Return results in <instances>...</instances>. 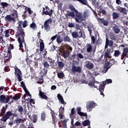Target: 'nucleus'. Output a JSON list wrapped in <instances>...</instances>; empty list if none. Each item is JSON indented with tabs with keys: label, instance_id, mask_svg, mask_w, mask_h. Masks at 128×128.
Wrapping results in <instances>:
<instances>
[{
	"label": "nucleus",
	"instance_id": "2",
	"mask_svg": "<svg viewBox=\"0 0 128 128\" xmlns=\"http://www.w3.org/2000/svg\"><path fill=\"white\" fill-rule=\"evenodd\" d=\"M6 110L4 106H3L1 110V112L0 114V116H2V118H1L0 120L3 122H6L7 120L10 118V116H12V119L13 120L14 118H17V114H13L12 111L8 110L6 114Z\"/></svg>",
	"mask_w": 128,
	"mask_h": 128
},
{
	"label": "nucleus",
	"instance_id": "64",
	"mask_svg": "<svg viewBox=\"0 0 128 128\" xmlns=\"http://www.w3.org/2000/svg\"><path fill=\"white\" fill-rule=\"evenodd\" d=\"M20 84H21L22 88L23 90H24L26 85L24 81H22V82H20Z\"/></svg>",
	"mask_w": 128,
	"mask_h": 128
},
{
	"label": "nucleus",
	"instance_id": "15",
	"mask_svg": "<svg viewBox=\"0 0 128 128\" xmlns=\"http://www.w3.org/2000/svg\"><path fill=\"white\" fill-rule=\"evenodd\" d=\"M76 110L78 111V114H79L80 116H88L86 112H81V110H82L81 107H78L76 108Z\"/></svg>",
	"mask_w": 128,
	"mask_h": 128
},
{
	"label": "nucleus",
	"instance_id": "55",
	"mask_svg": "<svg viewBox=\"0 0 128 128\" xmlns=\"http://www.w3.org/2000/svg\"><path fill=\"white\" fill-rule=\"evenodd\" d=\"M28 26V21L27 20H24V22H22V27L24 28H26Z\"/></svg>",
	"mask_w": 128,
	"mask_h": 128
},
{
	"label": "nucleus",
	"instance_id": "54",
	"mask_svg": "<svg viewBox=\"0 0 128 128\" xmlns=\"http://www.w3.org/2000/svg\"><path fill=\"white\" fill-rule=\"evenodd\" d=\"M24 92H25L26 94H27L28 96H30V97H31V94L30 93V92L26 88V86H25V88L24 90Z\"/></svg>",
	"mask_w": 128,
	"mask_h": 128
},
{
	"label": "nucleus",
	"instance_id": "41",
	"mask_svg": "<svg viewBox=\"0 0 128 128\" xmlns=\"http://www.w3.org/2000/svg\"><path fill=\"white\" fill-rule=\"evenodd\" d=\"M113 19L116 20V18H118L119 17V14L116 12H113L112 14Z\"/></svg>",
	"mask_w": 128,
	"mask_h": 128
},
{
	"label": "nucleus",
	"instance_id": "50",
	"mask_svg": "<svg viewBox=\"0 0 128 128\" xmlns=\"http://www.w3.org/2000/svg\"><path fill=\"white\" fill-rule=\"evenodd\" d=\"M94 80H94V81H90L89 86H94V88H97L96 86H94Z\"/></svg>",
	"mask_w": 128,
	"mask_h": 128
},
{
	"label": "nucleus",
	"instance_id": "46",
	"mask_svg": "<svg viewBox=\"0 0 128 128\" xmlns=\"http://www.w3.org/2000/svg\"><path fill=\"white\" fill-rule=\"evenodd\" d=\"M46 114L45 112H42L41 114V119L44 122L46 120Z\"/></svg>",
	"mask_w": 128,
	"mask_h": 128
},
{
	"label": "nucleus",
	"instance_id": "17",
	"mask_svg": "<svg viewBox=\"0 0 128 128\" xmlns=\"http://www.w3.org/2000/svg\"><path fill=\"white\" fill-rule=\"evenodd\" d=\"M86 67L89 70H92L94 67V65L90 61H87L86 62Z\"/></svg>",
	"mask_w": 128,
	"mask_h": 128
},
{
	"label": "nucleus",
	"instance_id": "20",
	"mask_svg": "<svg viewBox=\"0 0 128 128\" xmlns=\"http://www.w3.org/2000/svg\"><path fill=\"white\" fill-rule=\"evenodd\" d=\"M44 25L45 30H46V32H49V30H50V26L47 24L46 21L44 22Z\"/></svg>",
	"mask_w": 128,
	"mask_h": 128
},
{
	"label": "nucleus",
	"instance_id": "34",
	"mask_svg": "<svg viewBox=\"0 0 128 128\" xmlns=\"http://www.w3.org/2000/svg\"><path fill=\"white\" fill-rule=\"evenodd\" d=\"M56 42L58 43V44H60L63 42V40L62 38H61V36H60V35H58V36H56Z\"/></svg>",
	"mask_w": 128,
	"mask_h": 128
},
{
	"label": "nucleus",
	"instance_id": "35",
	"mask_svg": "<svg viewBox=\"0 0 128 128\" xmlns=\"http://www.w3.org/2000/svg\"><path fill=\"white\" fill-rule=\"evenodd\" d=\"M67 16H70L74 18V17H75V13L74 12H68L67 13Z\"/></svg>",
	"mask_w": 128,
	"mask_h": 128
},
{
	"label": "nucleus",
	"instance_id": "47",
	"mask_svg": "<svg viewBox=\"0 0 128 128\" xmlns=\"http://www.w3.org/2000/svg\"><path fill=\"white\" fill-rule=\"evenodd\" d=\"M4 33L5 34L4 36L6 38L10 37V30H6L4 31Z\"/></svg>",
	"mask_w": 128,
	"mask_h": 128
},
{
	"label": "nucleus",
	"instance_id": "37",
	"mask_svg": "<svg viewBox=\"0 0 128 128\" xmlns=\"http://www.w3.org/2000/svg\"><path fill=\"white\" fill-rule=\"evenodd\" d=\"M57 76L59 78H63L64 77V74L62 72H58L57 74Z\"/></svg>",
	"mask_w": 128,
	"mask_h": 128
},
{
	"label": "nucleus",
	"instance_id": "32",
	"mask_svg": "<svg viewBox=\"0 0 128 128\" xmlns=\"http://www.w3.org/2000/svg\"><path fill=\"white\" fill-rule=\"evenodd\" d=\"M110 38L112 40H116V36L114 34L110 33Z\"/></svg>",
	"mask_w": 128,
	"mask_h": 128
},
{
	"label": "nucleus",
	"instance_id": "44",
	"mask_svg": "<svg viewBox=\"0 0 128 128\" xmlns=\"http://www.w3.org/2000/svg\"><path fill=\"white\" fill-rule=\"evenodd\" d=\"M25 10H27L29 14H31L33 13V10H32L30 8H28V6H25Z\"/></svg>",
	"mask_w": 128,
	"mask_h": 128
},
{
	"label": "nucleus",
	"instance_id": "18",
	"mask_svg": "<svg viewBox=\"0 0 128 128\" xmlns=\"http://www.w3.org/2000/svg\"><path fill=\"white\" fill-rule=\"evenodd\" d=\"M12 58V52L10 51L9 48H8V52L7 55L5 56V59L7 60H10V58Z\"/></svg>",
	"mask_w": 128,
	"mask_h": 128
},
{
	"label": "nucleus",
	"instance_id": "11",
	"mask_svg": "<svg viewBox=\"0 0 128 128\" xmlns=\"http://www.w3.org/2000/svg\"><path fill=\"white\" fill-rule=\"evenodd\" d=\"M38 96L42 98V100H46L48 101V100H50L49 98L48 97V96H46V94H45L44 93V92H42V90H39V94H38Z\"/></svg>",
	"mask_w": 128,
	"mask_h": 128
},
{
	"label": "nucleus",
	"instance_id": "63",
	"mask_svg": "<svg viewBox=\"0 0 128 128\" xmlns=\"http://www.w3.org/2000/svg\"><path fill=\"white\" fill-rule=\"evenodd\" d=\"M76 57L80 58V59H82V58H84V56L82 54L79 53L77 54Z\"/></svg>",
	"mask_w": 128,
	"mask_h": 128
},
{
	"label": "nucleus",
	"instance_id": "39",
	"mask_svg": "<svg viewBox=\"0 0 128 128\" xmlns=\"http://www.w3.org/2000/svg\"><path fill=\"white\" fill-rule=\"evenodd\" d=\"M72 36L74 38H78V32H74L72 33Z\"/></svg>",
	"mask_w": 128,
	"mask_h": 128
},
{
	"label": "nucleus",
	"instance_id": "49",
	"mask_svg": "<svg viewBox=\"0 0 128 128\" xmlns=\"http://www.w3.org/2000/svg\"><path fill=\"white\" fill-rule=\"evenodd\" d=\"M70 54V52H69V51H67L66 52H64V54H63V57L64 58H68V56H69Z\"/></svg>",
	"mask_w": 128,
	"mask_h": 128
},
{
	"label": "nucleus",
	"instance_id": "3",
	"mask_svg": "<svg viewBox=\"0 0 128 128\" xmlns=\"http://www.w3.org/2000/svg\"><path fill=\"white\" fill-rule=\"evenodd\" d=\"M82 72V69L80 66L78 67L72 64V68L70 69V73L72 74H76V73H80Z\"/></svg>",
	"mask_w": 128,
	"mask_h": 128
},
{
	"label": "nucleus",
	"instance_id": "40",
	"mask_svg": "<svg viewBox=\"0 0 128 128\" xmlns=\"http://www.w3.org/2000/svg\"><path fill=\"white\" fill-rule=\"evenodd\" d=\"M15 122L16 124H20V123H22V124L24 123V120L21 118H20L19 119H16L15 120Z\"/></svg>",
	"mask_w": 128,
	"mask_h": 128
},
{
	"label": "nucleus",
	"instance_id": "6",
	"mask_svg": "<svg viewBox=\"0 0 128 128\" xmlns=\"http://www.w3.org/2000/svg\"><path fill=\"white\" fill-rule=\"evenodd\" d=\"M96 102L94 101H90L86 104V108L88 112H90L96 107Z\"/></svg>",
	"mask_w": 128,
	"mask_h": 128
},
{
	"label": "nucleus",
	"instance_id": "52",
	"mask_svg": "<svg viewBox=\"0 0 128 128\" xmlns=\"http://www.w3.org/2000/svg\"><path fill=\"white\" fill-rule=\"evenodd\" d=\"M76 56V54H73V55L70 56L68 59L70 60H74Z\"/></svg>",
	"mask_w": 128,
	"mask_h": 128
},
{
	"label": "nucleus",
	"instance_id": "28",
	"mask_svg": "<svg viewBox=\"0 0 128 128\" xmlns=\"http://www.w3.org/2000/svg\"><path fill=\"white\" fill-rule=\"evenodd\" d=\"M74 2L78 1L80 3L82 4L86 5L88 4V1L86 0H73Z\"/></svg>",
	"mask_w": 128,
	"mask_h": 128
},
{
	"label": "nucleus",
	"instance_id": "38",
	"mask_svg": "<svg viewBox=\"0 0 128 128\" xmlns=\"http://www.w3.org/2000/svg\"><path fill=\"white\" fill-rule=\"evenodd\" d=\"M0 5L2 6V8H6L8 6L9 4L6 2H2L0 3Z\"/></svg>",
	"mask_w": 128,
	"mask_h": 128
},
{
	"label": "nucleus",
	"instance_id": "9",
	"mask_svg": "<svg viewBox=\"0 0 128 128\" xmlns=\"http://www.w3.org/2000/svg\"><path fill=\"white\" fill-rule=\"evenodd\" d=\"M4 20L7 22H13V24L16 22L15 17H12V14H7L5 16Z\"/></svg>",
	"mask_w": 128,
	"mask_h": 128
},
{
	"label": "nucleus",
	"instance_id": "45",
	"mask_svg": "<svg viewBox=\"0 0 128 128\" xmlns=\"http://www.w3.org/2000/svg\"><path fill=\"white\" fill-rule=\"evenodd\" d=\"M68 122V120L66 119H65L63 120L62 122V126H63V128H67L66 127V123Z\"/></svg>",
	"mask_w": 128,
	"mask_h": 128
},
{
	"label": "nucleus",
	"instance_id": "59",
	"mask_svg": "<svg viewBox=\"0 0 128 128\" xmlns=\"http://www.w3.org/2000/svg\"><path fill=\"white\" fill-rule=\"evenodd\" d=\"M46 22L48 25H50V24H52V20L51 18H48V20H46Z\"/></svg>",
	"mask_w": 128,
	"mask_h": 128
},
{
	"label": "nucleus",
	"instance_id": "29",
	"mask_svg": "<svg viewBox=\"0 0 128 128\" xmlns=\"http://www.w3.org/2000/svg\"><path fill=\"white\" fill-rule=\"evenodd\" d=\"M30 26L34 30H36L38 28L36 23L34 22L31 23V24H30Z\"/></svg>",
	"mask_w": 128,
	"mask_h": 128
},
{
	"label": "nucleus",
	"instance_id": "10",
	"mask_svg": "<svg viewBox=\"0 0 128 128\" xmlns=\"http://www.w3.org/2000/svg\"><path fill=\"white\" fill-rule=\"evenodd\" d=\"M97 20L100 24H103L104 26H108L109 24L108 20H104V18H99V17L97 18Z\"/></svg>",
	"mask_w": 128,
	"mask_h": 128
},
{
	"label": "nucleus",
	"instance_id": "30",
	"mask_svg": "<svg viewBox=\"0 0 128 128\" xmlns=\"http://www.w3.org/2000/svg\"><path fill=\"white\" fill-rule=\"evenodd\" d=\"M114 32L116 34H119L120 32V30L117 26H113Z\"/></svg>",
	"mask_w": 128,
	"mask_h": 128
},
{
	"label": "nucleus",
	"instance_id": "58",
	"mask_svg": "<svg viewBox=\"0 0 128 128\" xmlns=\"http://www.w3.org/2000/svg\"><path fill=\"white\" fill-rule=\"evenodd\" d=\"M50 113H51V115L52 116V120H53L54 118L56 116V113L54 112V110H51Z\"/></svg>",
	"mask_w": 128,
	"mask_h": 128
},
{
	"label": "nucleus",
	"instance_id": "4",
	"mask_svg": "<svg viewBox=\"0 0 128 128\" xmlns=\"http://www.w3.org/2000/svg\"><path fill=\"white\" fill-rule=\"evenodd\" d=\"M14 70L15 76H18V81H19V82H21V81L22 80V74L21 70L18 67H15Z\"/></svg>",
	"mask_w": 128,
	"mask_h": 128
},
{
	"label": "nucleus",
	"instance_id": "1",
	"mask_svg": "<svg viewBox=\"0 0 128 128\" xmlns=\"http://www.w3.org/2000/svg\"><path fill=\"white\" fill-rule=\"evenodd\" d=\"M16 37L18 38V42L19 43L20 48L23 47L22 43L25 44V50H27L26 44L25 42L24 37L26 36L24 32V29H20L16 28Z\"/></svg>",
	"mask_w": 128,
	"mask_h": 128
},
{
	"label": "nucleus",
	"instance_id": "60",
	"mask_svg": "<svg viewBox=\"0 0 128 128\" xmlns=\"http://www.w3.org/2000/svg\"><path fill=\"white\" fill-rule=\"evenodd\" d=\"M26 62H27V64L29 65V66H30V64L31 62H32V60H30L29 59L28 57H26Z\"/></svg>",
	"mask_w": 128,
	"mask_h": 128
},
{
	"label": "nucleus",
	"instance_id": "27",
	"mask_svg": "<svg viewBox=\"0 0 128 128\" xmlns=\"http://www.w3.org/2000/svg\"><path fill=\"white\" fill-rule=\"evenodd\" d=\"M48 62H49V63L50 64V66H54V60H52V58H50V57H48Z\"/></svg>",
	"mask_w": 128,
	"mask_h": 128
},
{
	"label": "nucleus",
	"instance_id": "61",
	"mask_svg": "<svg viewBox=\"0 0 128 128\" xmlns=\"http://www.w3.org/2000/svg\"><path fill=\"white\" fill-rule=\"evenodd\" d=\"M102 42V38H98V40H97L96 44H101Z\"/></svg>",
	"mask_w": 128,
	"mask_h": 128
},
{
	"label": "nucleus",
	"instance_id": "16",
	"mask_svg": "<svg viewBox=\"0 0 128 128\" xmlns=\"http://www.w3.org/2000/svg\"><path fill=\"white\" fill-rule=\"evenodd\" d=\"M57 97L58 98V100L60 102L61 104H63L64 105H66V102H64V99L62 96L60 94H58L57 95Z\"/></svg>",
	"mask_w": 128,
	"mask_h": 128
},
{
	"label": "nucleus",
	"instance_id": "43",
	"mask_svg": "<svg viewBox=\"0 0 128 128\" xmlns=\"http://www.w3.org/2000/svg\"><path fill=\"white\" fill-rule=\"evenodd\" d=\"M22 25H23V22L22 21H18V26H17V28L23 29L22 27Z\"/></svg>",
	"mask_w": 128,
	"mask_h": 128
},
{
	"label": "nucleus",
	"instance_id": "21",
	"mask_svg": "<svg viewBox=\"0 0 128 128\" xmlns=\"http://www.w3.org/2000/svg\"><path fill=\"white\" fill-rule=\"evenodd\" d=\"M22 94H16L15 95H14V97L12 98L14 100V101H16L17 100H18L20 98Z\"/></svg>",
	"mask_w": 128,
	"mask_h": 128
},
{
	"label": "nucleus",
	"instance_id": "42",
	"mask_svg": "<svg viewBox=\"0 0 128 128\" xmlns=\"http://www.w3.org/2000/svg\"><path fill=\"white\" fill-rule=\"evenodd\" d=\"M120 50H114V56L116 57H118L120 56Z\"/></svg>",
	"mask_w": 128,
	"mask_h": 128
},
{
	"label": "nucleus",
	"instance_id": "56",
	"mask_svg": "<svg viewBox=\"0 0 128 128\" xmlns=\"http://www.w3.org/2000/svg\"><path fill=\"white\" fill-rule=\"evenodd\" d=\"M32 122L34 123H36V122H38V116L36 115H33Z\"/></svg>",
	"mask_w": 128,
	"mask_h": 128
},
{
	"label": "nucleus",
	"instance_id": "26",
	"mask_svg": "<svg viewBox=\"0 0 128 128\" xmlns=\"http://www.w3.org/2000/svg\"><path fill=\"white\" fill-rule=\"evenodd\" d=\"M12 16H13L12 18L15 17V20L16 18H18V11L16 10H14V12L11 14Z\"/></svg>",
	"mask_w": 128,
	"mask_h": 128
},
{
	"label": "nucleus",
	"instance_id": "8",
	"mask_svg": "<svg viewBox=\"0 0 128 128\" xmlns=\"http://www.w3.org/2000/svg\"><path fill=\"white\" fill-rule=\"evenodd\" d=\"M46 10H45V8H43V14H46V16H52V13H53V10L51 9L50 10V8H48V6H46Z\"/></svg>",
	"mask_w": 128,
	"mask_h": 128
},
{
	"label": "nucleus",
	"instance_id": "57",
	"mask_svg": "<svg viewBox=\"0 0 128 128\" xmlns=\"http://www.w3.org/2000/svg\"><path fill=\"white\" fill-rule=\"evenodd\" d=\"M108 71V68L106 67V64H105V66H104V68H103V70H102L103 73H106Z\"/></svg>",
	"mask_w": 128,
	"mask_h": 128
},
{
	"label": "nucleus",
	"instance_id": "7",
	"mask_svg": "<svg viewBox=\"0 0 128 128\" xmlns=\"http://www.w3.org/2000/svg\"><path fill=\"white\" fill-rule=\"evenodd\" d=\"M106 85V81H103V82L100 84V86H99V91L100 92L101 96H102L103 97H104L105 96L104 94V92Z\"/></svg>",
	"mask_w": 128,
	"mask_h": 128
},
{
	"label": "nucleus",
	"instance_id": "12",
	"mask_svg": "<svg viewBox=\"0 0 128 128\" xmlns=\"http://www.w3.org/2000/svg\"><path fill=\"white\" fill-rule=\"evenodd\" d=\"M86 47V50L88 53L93 52V54H94L96 52V48L93 50V46L91 44H87Z\"/></svg>",
	"mask_w": 128,
	"mask_h": 128
},
{
	"label": "nucleus",
	"instance_id": "13",
	"mask_svg": "<svg viewBox=\"0 0 128 128\" xmlns=\"http://www.w3.org/2000/svg\"><path fill=\"white\" fill-rule=\"evenodd\" d=\"M118 12L122 13L123 14L126 15L127 14V10L126 8H122L121 6H117L116 8Z\"/></svg>",
	"mask_w": 128,
	"mask_h": 128
},
{
	"label": "nucleus",
	"instance_id": "53",
	"mask_svg": "<svg viewBox=\"0 0 128 128\" xmlns=\"http://www.w3.org/2000/svg\"><path fill=\"white\" fill-rule=\"evenodd\" d=\"M58 122V119L56 117V115L54 117V118H53L52 120V122L53 124H54L55 126H56V123Z\"/></svg>",
	"mask_w": 128,
	"mask_h": 128
},
{
	"label": "nucleus",
	"instance_id": "24",
	"mask_svg": "<svg viewBox=\"0 0 128 128\" xmlns=\"http://www.w3.org/2000/svg\"><path fill=\"white\" fill-rule=\"evenodd\" d=\"M123 55L126 58H128V48H124L123 50Z\"/></svg>",
	"mask_w": 128,
	"mask_h": 128
},
{
	"label": "nucleus",
	"instance_id": "5",
	"mask_svg": "<svg viewBox=\"0 0 128 128\" xmlns=\"http://www.w3.org/2000/svg\"><path fill=\"white\" fill-rule=\"evenodd\" d=\"M10 100V98L8 95H0V102L1 104H8Z\"/></svg>",
	"mask_w": 128,
	"mask_h": 128
},
{
	"label": "nucleus",
	"instance_id": "33",
	"mask_svg": "<svg viewBox=\"0 0 128 128\" xmlns=\"http://www.w3.org/2000/svg\"><path fill=\"white\" fill-rule=\"evenodd\" d=\"M90 122L89 120H84V122L82 123L83 126H90Z\"/></svg>",
	"mask_w": 128,
	"mask_h": 128
},
{
	"label": "nucleus",
	"instance_id": "31",
	"mask_svg": "<svg viewBox=\"0 0 128 128\" xmlns=\"http://www.w3.org/2000/svg\"><path fill=\"white\" fill-rule=\"evenodd\" d=\"M64 42H70V36H68V35H66V36H64Z\"/></svg>",
	"mask_w": 128,
	"mask_h": 128
},
{
	"label": "nucleus",
	"instance_id": "23",
	"mask_svg": "<svg viewBox=\"0 0 128 128\" xmlns=\"http://www.w3.org/2000/svg\"><path fill=\"white\" fill-rule=\"evenodd\" d=\"M114 42L112 40H109L108 38H106V45L110 46H113Z\"/></svg>",
	"mask_w": 128,
	"mask_h": 128
},
{
	"label": "nucleus",
	"instance_id": "19",
	"mask_svg": "<svg viewBox=\"0 0 128 128\" xmlns=\"http://www.w3.org/2000/svg\"><path fill=\"white\" fill-rule=\"evenodd\" d=\"M75 13H76V16L78 18V20H82V16L80 13H78V10H75Z\"/></svg>",
	"mask_w": 128,
	"mask_h": 128
},
{
	"label": "nucleus",
	"instance_id": "14",
	"mask_svg": "<svg viewBox=\"0 0 128 128\" xmlns=\"http://www.w3.org/2000/svg\"><path fill=\"white\" fill-rule=\"evenodd\" d=\"M18 110L19 112H20V114H22L24 112V114L26 112L27 110H26V108H24V107H22V106H20V104H18Z\"/></svg>",
	"mask_w": 128,
	"mask_h": 128
},
{
	"label": "nucleus",
	"instance_id": "25",
	"mask_svg": "<svg viewBox=\"0 0 128 128\" xmlns=\"http://www.w3.org/2000/svg\"><path fill=\"white\" fill-rule=\"evenodd\" d=\"M58 64L60 68H63L64 67V63L62 61H58Z\"/></svg>",
	"mask_w": 128,
	"mask_h": 128
},
{
	"label": "nucleus",
	"instance_id": "51",
	"mask_svg": "<svg viewBox=\"0 0 128 128\" xmlns=\"http://www.w3.org/2000/svg\"><path fill=\"white\" fill-rule=\"evenodd\" d=\"M69 9H70V10H72L73 12H76V9L74 5H70V6H69Z\"/></svg>",
	"mask_w": 128,
	"mask_h": 128
},
{
	"label": "nucleus",
	"instance_id": "62",
	"mask_svg": "<svg viewBox=\"0 0 128 128\" xmlns=\"http://www.w3.org/2000/svg\"><path fill=\"white\" fill-rule=\"evenodd\" d=\"M84 18H88L89 16V14L88 12H84Z\"/></svg>",
	"mask_w": 128,
	"mask_h": 128
},
{
	"label": "nucleus",
	"instance_id": "48",
	"mask_svg": "<svg viewBox=\"0 0 128 128\" xmlns=\"http://www.w3.org/2000/svg\"><path fill=\"white\" fill-rule=\"evenodd\" d=\"M110 56H111V54H110V52H106L104 55V58L107 59L108 58H110Z\"/></svg>",
	"mask_w": 128,
	"mask_h": 128
},
{
	"label": "nucleus",
	"instance_id": "36",
	"mask_svg": "<svg viewBox=\"0 0 128 128\" xmlns=\"http://www.w3.org/2000/svg\"><path fill=\"white\" fill-rule=\"evenodd\" d=\"M43 65L45 68H48L50 66V64L48 61H44L43 63Z\"/></svg>",
	"mask_w": 128,
	"mask_h": 128
},
{
	"label": "nucleus",
	"instance_id": "22",
	"mask_svg": "<svg viewBox=\"0 0 128 128\" xmlns=\"http://www.w3.org/2000/svg\"><path fill=\"white\" fill-rule=\"evenodd\" d=\"M40 40H41V42H40V52H42V51H44V40H42V39H40Z\"/></svg>",
	"mask_w": 128,
	"mask_h": 128
}]
</instances>
